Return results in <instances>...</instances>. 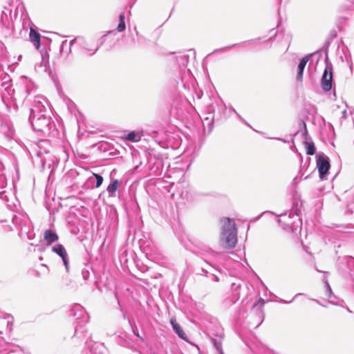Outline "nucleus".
<instances>
[{"instance_id": "f257e3e1", "label": "nucleus", "mask_w": 354, "mask_h": 354, "mask_svg": "<svg viewBox=\"0 0 354 354\" xmlns=\"http://www.w3.org/2000/svg\"><path fill=\"white\" fill-rule=\"evenodd\" d=\"M221 222L222 224L221 241L223 246L225 248L235 247L237 242V228L234 221L228 217H225Z\"/></svg>"}, {"instance_id": "f03ea898", "label": "nucleus", "mask_w": 354, "mask_h": 354, "mask_svg": "<svg viewBox=\"0 0 354 354\" xmlns=\"http://www.w3.org/2000/svg\"><path fill=\"white\" fill-rule=\"evenodd\" d=\"M333 84V71L332 68L327 67L325 68L322 77V88L324 91H329L332 88Z\"/></svg>"}, {"instance_id": "7ed1b4c3", "label": "nucleus", "mask_w": 354, "mask_h": 354, "mask_svg": "<svg viewBox=\"0 0 354 354\" xmlns=\"http://www.w3.org/2000/svg\"><path fill=\"white\" fill-rule=\"evenodd\" d=\"M317 165L319 173V176L323 178L324 176L327 174L330 169V163L326 158L319 156L317 160Z\"/></svg>"}, {"instance_id": "20e7f679", "label": "nucleus", "mask_w": 354, "mask_h": 354, "mask_svg": "<svg viewBox=\"0 0 354 354\" xmlns=\"http://www.w3.org/2000/svg\"><path fill=\"white\" fill-rule=\"evenodd\" d=\"M32 124L35 130L41 131L47 127L48 120L45 116L42 115L37 119H33Z\"/></svg>"}, {"instance_id": "39448f33", "label": "nucleus", "mask_w": 354, "mask_h": 354, "mask_svg": "<svg viewBox=\"0 0 354 354\" xmlns=\"http://www.w3.org/2000/svg\"><path fill=\"white\" fill-rule=\"evenodd\" d=\"M170 323L178 337L183 340L187 341V336L186 333L183 331L180 324L176 322V320L175 319H171Z\"/></svg>"}, {"instance_id": "423d86ee", "label": "nucleus", "mask_w": 354, "mask_h": 354, "mask_svg": "<svg viewBox=\"0 0 354 354\" xmlns=\"http://www.w3.org/2000/svg\"><path fill=\"white\" fill-rule=\"evenodd\" d=\"M310 55H306L304 57H303L301 59L300 62L299 63L297 79L299 82L302 81L304 69L307 62L310 60Z\"/></svg>"}, {"instance_id": "0eeeda50", "label": "nucleus", "mask_w": 354, "mask_h": 354, "mask_svg": "<svg viewBox=\"0 0 354 354\" xmlns=\"http://www.w3.org/2000/svg\"><path fill=\"white\" fill-rule=\"evenodd\" d=\"M44 239L48 243V245H50L56 242L59 239V236L52 230H46L44 234Z\"/></svg>"}, {"instance_id": "6e6552de", "label": "nucleus", "mask_w": 354, "mask_h": 354, "mask_svg": "<svg viewBox=\"0 0 354 354\" xmlns=\"http://www.w3.org/2000/svg\"><path fill=\"white\" fill-rule=\"evenodd\" d=\"M30 40L33 43L34 46L37 49H39L40 47V34L38 33L35 29L32 28L30 30Z\"/></svg>"}, {"instance_id": "1a4fd4ad", "label": "nucleus", "mask_w": 354, "mask_h": 354, "mask_svg": "<svg viewBox=\"0 0 354 354\" xmlns=\"http://www.w3.org/2000/svg\"><path fill=\"white\" fill-rule=\"evenodd\" d=\"M52 251L58 254L61 258L67 256L66 251L62 244H58L53 247Z\"/></svg>"}, {"instance_id": "9d476101", "label": "nucleus", "mask_w": 354, "mask_h": 354, "mask_svg": "<svg viewBox=\"0 0 354 354\" xmlns=\"http://www.w3.org/2000/svg\"><path fill=\"white\" fill-rule=\"evenodd\" d=\"M265 304V301L263 299L260 298L254 305L252 309H255L259 311L261 314L262 320L264 318L263 315V306Z\"/></svg>"}, {"instance_id": "9b49d317", "label": "nucleus", "mask_w": 354, "mask_h": 354, "mask_svg": "<svg viewBox=\"0 0 354 354\" xmlns=\"http://www.w3.org/2000/svg\"><path fill=\"white\" fill-rule=\"evenodd\" d=\"M120 183L117 179H115L112 181V183L107 187V191L109 194L113 196H114L115 192L118 190Z\"/></svg>"}, {"instance_id": "f8f14e48", "label": "nucleus", "mask_w": 354, "mask_h": 354, "mask_svg": "<svg viewBox=\"0 0 354 354\" xmlns=\"http://www.w3.org/2000/svg\"><path fill=\"white\" fill-rule=\"evenodd\" d=\"M304 146L306 148V152L308 155L313 156L315 153V147L313 142H305Z\"/></svg>"}, {"instance_id": "ddd939ff", "label": "nucleus", "mask_w": 354, "mask_h": 354, "mask_svg": "<svg viewBox=\"0 0 354 354\" xmlns=\"http://www.w3.org/2000/svg\"><path fill=\"white\" fill-rule=\"evenodd\" d=\"M124 19H125V16H124V13H121L119 16V24H118V30L119 32H122L125 30V23H124Z\"/></svg>"}, {"instance_id": "4468645a", "label": "nucleus", "mask_w": 354, "mask_h": 354, "mask_svg": "<svg viewBox=\"0 0 354 354\" xmlns=\"http://www.w3.org/2000/svg\"><path fill=\"white\" fill-rule=\"evenodd\" d=\"M127 139L131 142H138L140 138L136 132L131 131L127 135Z\"/></svg>"}, {"instance_id": "2eb2a0df", "label": "nucleus", "mask_w": 354, "mask_h": 354, "mask_svg": "<svg viewBox=\"0 0 354 354\" xmlns=\"http://www.w3.org/2000/svg\"><path fill=\"white\" fill-rule=\"evenodd\" d=\"M93 176L96 178V180H97V183H96L95 187H100L101 185L103 183V178H102V176L99 175V174H95V173H93Z\"/></svg>"}, {"instance_id": "dca6fc26", "label": "nucleus", "mask_w": 354, "mask_h": 354, "mask_svg": "<svg viewBox=\"0 0 354 354\" xmlns=\"http://www.w3.org/2000/svg\"><path fill=\"white\" fill-rule=\"evenodd\" d=\"M62 261L64 262L65 267L67 268L68 266V261L67 260V256H64V257L62 258Z\"/></svg>"}]
</instances>
